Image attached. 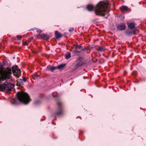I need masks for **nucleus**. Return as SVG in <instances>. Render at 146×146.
I'll return each instance as SVG.
<instances>
[{"instance_id": "4be33fe9", "label": "nucleus", "mask_w": 146, "mask_h": 146, "mask_svg": "<svg viewBox=\"0 0 146 146\" xmlns=\"http://www.w3.org/2000/svg\"><path fill=\"white\" fill-rule=\"evenodd\" d=\"M23 80L24 82H26V79L25 78H24L23 79Z\"/></svg>"}, {"instance_id": "412c9836", "label": "nucleus", "mask_w": 146, "mask_h": 146, "mask_svg": "<svg viewBox=\"0 0 146 146\" xmlns=\"http://www.w3.org/2000/svg\"><path fill=\"white\" fill-rule=\"evenodd\" d=\"M74 29L73 28L72 29H71V28H70V29H69V31L70 32H71L72 31H73V30H74Z\"/></svg>"}, {"instance_id": "f3484780", "label": "nucleus", "mask_w": 146, "mask_h": 146, "mask_svg": "<svg viewBox=\"0 0 146 146\" xmlns=\"http://www.w3.org/2000/svg\"><path fill=\"white\" fill-rule=\"evenodd\" d=\"M83 65V64L82 62H80L79 63L77 64V65L78 66H81Z\"/></svg>"}, {"instance_id": "0eeeda50", "label": "nucleus", "mask_w": 146, "mask_h": 146, "mask_svg": "<svg viewBox=\"0 0 146 146\" xmlns=\"http://www.w3.org/2000/svg\"><path fill=\"white\" fill-rule=\"evenodd\" d=\"M135 24L133 23H131L128 25V27L131 29H133L135 30H137V28L135 26Z\"/></svg>"}, {"instance_id": "4468645a", "label": "nucleus", "mask_w": 146, "mask_h": 146, "mask_svg": "<svg viewBox=\"0 0 146 146\" xmlns=\"http://www.w3.org/2000/svg\"><path fill=\"white\" fill-rule=\"evenodd\" d=\"M71 54L70 52H68L66 55V57L67 59H69L71 57Z\"/></svg>"}, {"instance_id": "dca6fc26", "label": "nucleus", "mask_w": 146, "mask_h": 146, "mask_svg": "<svg viewBox=\"0 0 146 146\" xmlns=\"http://www.w3.org/2000/svg\"><path fill=\"white\" fill-rule=\"evenodd\" d=\"M126 33L128 35H131L132 34H136L134 33H132L130 32L129 31H127L126 32Z\"/></svg>"}, {"instance_id": "f257e3e1", "label": "nucleus", "mask_w": 146, "mask_h": 146, "mask_svg": "<svg viewBox=\"0 0 146 146\" xmlns=\"http://www.w3.org/2000/svg\"><path fill=\"white\" fill-rule=\"evenodd\" d=\"M108 6V3L100 1L97 5L96 7H94L93 5H88L87 8L90 11L95 10V14L96 15L104 16L108 14L109 12Z\"/></svg>"}, {"instance_id": "423d86ee", "label": "nucleus", "mask_w": 146, "mask_h": 146, "mask_svg": "<svg viewBox=\"0 0 146 146\" xmlns=\"http://www.w3.org/2000/svg\"><path fill=\"white\" fill-rule=\"evenodd\" d=\"M58 105L59 109L58 111L56 113V114L57 115H60L63 113L62 107V104L60 102H59L58 103Z\"/></svg>"}, {"instance_id": "a211bd4d", "label": "nucleus", "mask_w": 146, "mask_h": 146, "mask_svg": "<svg viewBox=\"0 0 146 146\" xmlns=\"http://www.w3.org/2000/svg\"><path fill=\"white\" fill-rule=\"evenodd\" d=\"M17 39L19 40H20L22 38V36L21 35H17Z\"/></svg>"}, {"instance_id": "2eb2a0df", "label": "nucleus", "mask_w": 146, "mask_h": 146, "mask_svg": "<svg viewBox=\"0 0 146 146\" xmlns=\"http://www.w3.org/2000/svg\"><path fill=\"white\" fill-rule=\"evenodd\" d=\"M104 49V47L102 46H100L99 48L98 49V50L99 51H102Z\"/></svg>"}, {"instance_id": "9b49d317", "label": "nucleus", "mask_w": 146, "mask_h": 146, "mask_svg": "<svg viewBox=\"0 0 146 146\" xmlns=\"http://www.w3.org/2000/svg\"><path fill=\"white\" fill-rule=\"evenodd\" d=\"M127 7L125 6H123L120 8V10L122 12L127 10Z\"/></svg>"}, {"instance_id": "ddd939ff", "label": "nucleus", "mask_w": 146, "mask_h": 146, "mask_svg": "<svg viewBox=\"0 0 146 146\" xmlns=\"http://www.w3.org/2000/svg\"><path fill=\"white\" fill-rule=\"evenodd\" d=\"M57 69V66L56 67H51L49 68V70L52 72L54 71L55 70Z\"/></svg>"}, {"instance_id": "20e7f679", "label": "nucleus", "mask_w": 146, "mask_h": 146, "mask_svg": "<svg viewBox=\"0 0 146 146\" xmlns=\"http://www.w3.org/2000/svg\"><path fill=\"white\" fill-rule=\"evenodd\" d=\"M17 95L18 100L25 104H28L30 101L29 96L26 93L18 92Z\"/></svg>"}, {"instance_id": "7ed1b4c3", "label": "nucleus", "mask_w": 146, "mask_h": 146, "mask_svg": "<svg viewBox=\"0 0 146 146\" xmlns=\"http://www.w3.org/2000/svg\"><path fill=\"white\" fill-rule=\"evenodd\" d=\"M14 86L13 84L6 81L3 84H0V91L9 93L11 91Z\"/></svg>"}, {"instance_id": "aec40b11", "label": "nucleus", "mask_w": 146, "mask_h": 146, "mask_svg": "<svg viewBox=\"0 0 146 146\" xmlns=\"http://www.w3.org/2000/svg\"><path fill=\"white\" fill-rule=\"evenodd\" d=\"M42 32V31L40 30H38L37 31V33L39 34L41 33Z\"/></svg>"}, {"instance_id": "9d476101", "label": "nucleus", "mask_w": 146, "mask_h": 146, "mask_svg": "<svg viewBox=\"0 0 146 146\" xmlns=\"http://www.w3.org/2000/svg\"><path fill=\"white\" fill-rule=\"evenodd\" d=\"M55 35L56 36V39H58L60 38L62 36L61 34H59L58 31H56L55 32Z\"/></svg>"}, {"instance_id": "f03ea898", "label": "nucleus", "mask_w": 146, "mask_h": 146, "mask_svg": "<svg viewBox=\"0 0 146 146\" xmlns=\"http://www.w3.org/2000/svg\"><path fill=\"white\" fill-rule=\"evenodd\" d=\"M11 69L9 68L4 69L0 65V83L4 80L10 78L11 77Z\"/></svg>"}, {"instance_id": "6e6552de", "label": "nucleus", "mask_w": 146, "mask_h": 146, "mask_svg": "<svg viewBox=\"0 0 146 146\" xmlns=\"http://www.w3.org/2000/svg\"><path fill=\"white\" fill-rule=\"evenodd\" d=\"M117 28L119 30H122L125 29L126 26L125 25H123L122 24H120L117 26Z\"/></svg>"}, {"instance_id": "1a4fd4ad", "label": "nucleus", "mask_w": 146, "mask_h": 146, "mask_svg": "<svg viewBox=\"0 0 146 146\" xmlns=\"http://www.w3.org/2000/svg\"><path fill=\"white\" fill-rule=\"evenodd\" d=\"M41 38L45 39L46 40H48L49 39V37L47 34L43 33L40 35Z\"/></svg>"}, {"instance_id": "f8f14e48", "label": "nucleus", "mask_w": 146, "mask_h": 146, "mask_svg": "<svg viewBox=\"0 0 146 146\" xmlns=\"http://www.w3.org/2000/svg\"><path fill=\"white\" fill-rule=\"evenodd\" d=\"M65 66V64H60L57 66V69H62Z\"/></svg>"}, {"instance_id": "39448f33", "label": "nucleus", "mask_w": 146, "mask_h": 146, "mask_svg": "<svg viewBox=\"0 0 146 146\" xmlns=\"http://www.w3.org/2000/svg\"><path fill=\"white\" fill-rule=\"evenodd\" d=\"M12 71L14 75L17 77L19 78L21 73L20 70L19 69L17 66H13Z\"/></svg>"}, {"instance_id": "6ab92c4d", "label": "nucleus", "mask_w": 146, "mask_h": 146, "mask_svg": "<svg viewBox=\"0 0 146 146\" xmlns=\"http://www.w3.org/2000/svg\"><path fill=\"white\" fill-rule=\"evenodd\" d=\"M29 42L27 41L24 42H23L24 45H27L28 44Z\"/></svg>"}, {"instance_id": "5701e85b", "label": "nucleus", "mask_w": 146, "mask_h": 146, "mask_svg": "<svg viewBox=\"0 0 146 146\" xmlns=\"http://www.w3.org/2000/svg\"><path fill=\"white\" fill-rule=\"evenodd\" d=\"M35 77H37V75H36V74H35Z\"/></svg>"}]
</instances>
